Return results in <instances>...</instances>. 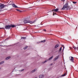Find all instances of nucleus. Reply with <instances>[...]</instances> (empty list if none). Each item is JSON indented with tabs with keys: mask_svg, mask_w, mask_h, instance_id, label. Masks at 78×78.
Returning <instances> with one entry per match:
<instances>
[{
	"mask_svg": "<svg viewBox=\"0 0 78 78\" xmlns=\"http://www.w3.org/2000/svg\"><path fill=\"white\" fill-rule=\"evenodd\" d=\"M24 23H30V24H32L34 23V21H30V20H25L24 21Z\"/></svg>",
	"mask_w": 78,
	"mask_h": 78,
	"instance_id": "nucleus-1",
	"label": "nucleus"
},
{
	"mask_svg": "<svg viewBox=\"0 0 78 78\" xmlns=\"http://www.w3.org/2000/svg\"><path fill=\"white\" fill-rule=\"evenodd\" d=\"M68 7V3H66V4L63 6V8H62L61 9L63 10L65 9L66 8H67Z\"/></svg>",
	"mask_w": 78,
	"mask_h": 78,
	"instance_id": "nucleus-2",
	"label": "nucleus"
},
{
	"mask_svg": "<svg viewBox=\"0 0 78 78\" xmlns=\"http://www.w3.org/2000/svg\"><path fill=\"white\" fill-rule=\"evenodd\" d=\"M7 5H4L3 4H1L0 5V9L2 8V9H3Z\"/></svg>",
	"mask_w": 78,
	"mask_h": 78,
	"instance_id": "nucleus-3",
	"label": "nucleus"
},
{
	"mask_svg": "<svg viewBox=\"0 0 78 78\" xmlns=\"http://www.w3.org/2000/svg\"><path fill=\"white\" fill-rule=\"evenodd\" d=\"M53 58V56H51L50 58H49L48 60H47L45 61H44V62H43V63H45V62H47L48 61H50V60L51 59H52Z\"/></svg>",
	"mask_w": 78,
	"mask_h": 78,
	"instance_id": "nucleus-4",
	"label": "nucleus"
},
{
	"mask_svg": "<svg viewBox=\"0 0 78 78\" xmlns=\"http://www.w3.org/2000/svg\"><path fill=\"white\" fill-rule=\"evenodd\" d=\"M5 28L6 30L10 29L11 28V26L10 25H6L5 27Z\"/></svg>",
	"mask_w": 78,
	"mask_h": 78,
	"instance_id": "nucleus-5",
	"label": "nucleus"
},
{
	"mask_svg": "<svg viewBox=\"0 0 78 78\" xmlns=\"http://www.w3.org/2000/svg\"><path fill=\"white\" fill-rule=\"evenodd\" d=\"M69 59L70 61H72V62H73V61L74 59L73 57L71 56L70 57H69Z\"/></svg>",
	"mask_w": 78,
	"mask_h": 78,
	"instance_id": "nucleus-6",
	"label": "nucleus"
},
{
	"mask_svg": "<svg viewBox=\"0 0 78 78\" xmlns=\"http://www.w3.org/2000/svg\"><path fill=\"white\" fill-rule=\"evenodd\" d=\"M59 56H58L56 57L54 59V61H56V60H57V59H58L59 58Z\"/></svg>",
	"mask_w": 78,
	"mask_h": 78,
	"instance_id": "nucleus-7",
	"label": "nucleus"
},
{
	"mask_svg": "<svg viewBox=\"0 0 78 78\" xmlns=\"http://www.w3.org/2000/svg\"><path fill=\"white\" fill-rule=\"evenodd\" d=\"M44 77V75H41L39 76V78H43Z\"/></svg>",
	"mask_w": 78,
	"mask_h": 78,
	"instance_id": "nucleus-8",
	"label": "nucleus"
},
{
	"mask_svg": "<svg viewBox=\"0 0 78 78\" xmlns=\"http://www.w3.org/2000/svg\"><path fill=\"white\" fill-rule=\"evenodd\" d=\"M59 10V9H54L53 11H55V12H58V11Z\"/></svg>",
	"mask_w": 78,
	"mask_h": 78,
	"instance_id": "nucleus-9",
	"label": "nucleus"
},
{
	"mask_svg": "<svg viewBox=\"0 0 78 78\" xmlns=\"http://www.w3.org/2000/svg\"><path fill=\"white\" fill-rule=\"evenodd\" d=\"M12 6H13V7H14V8H18V7L15 5H14V4H12Z\"/></svg>",
	"mask_w": 78,
	"mask_h": 78,
	"instance_id": "nucleus-10",
	"label": "nucleus"
},
{
	"mask_svg": "<svg viewBox=\"0 0 78 78\" xmlns=\"http://www.w3.org/2000/svg\"><path fill=\"white\" fill-rule=\"evenodd\" d=\"M10 28L11 27H12V28H14V27H16V26L14 25H12V24L10 25Z\"/></svg>",
	"mask_w": 78,
	"mask_h": 78,
	"instance_id": "nucleus-11",
	"label": "nucleus"
},
{
	"mask_svg": "<svg viewBox=\"0 0 78 78\" xmlns=\"http://www.w3.org/2000/svg\"><path fill=\"white\" fill-rule=\"evenodd\" d=\"M59 47V44H57L55 46V48H58Z\"/></svg>",
	"mask_w": 78,
	"mask_h": 78,
	"instance_id": "nucleus-12",
	"label": "nucleus"
},
{
	"mask_svg": "<svg viewBox=\"0 0 78 78\" xmlns=\"http://www.w3.org/2000/svg\"><path fill=\"white\" fill-rule=\"evenodd\" d=\"M36 70H37V69H35L34 70H33L31 72V73H34V72H35V71H36Z\"/></svg>",
	"mask_w": 78,
	"mask_h": 78,
	"instance_id": "nucleus-13",
	"label": "nucleus"
},
{
	"mask_svg": "<svg viewBox=\"0 0 78 78\" xmlns=\"http://www.w3.org/2000/svg\"><path fill=\"white\" fill-rule=\"evenodd\" d=\"M10 58H11V57L8 56L6 58V60H8V59H9Z\"/></svg>",
	"mask_w": 78,
	"mask_h": 78,
	"instance_id": "nucleus-14",
	"label": "nucleus"
},
{
	"mask_svg": "<svg viewBox=\"0 0 78 78\" xmlns=\"http://www.w3.org/2000/svg\"><path fill=\"white\" fill-rule=\"evenodd\" d=\"M16 10V11H18V12H22V11L20 10L17 9Z\"/></svg>",
	"mask_w": 78,
	"mask_h": 78,
	"instance_id": "nucleus-15",
	"label": "nucleus"
},
{
	"mask_svg": "<svg viewBox=\"0 0 78 78\" xmlns=\"http://www.w3.org/2000/svg\"><path fill=\"white\" fill-rule=\"evenodd\" d=\"M66 73H65L64 74L62 75V76H66Z\"/></svg>",
	"mask_w": 78,
	"mask_h": 78,
	"instance_id": "nucleus-16",
	"label": "nucleus"
},
{
	"mask_svg": "<svg viewBox=\"0 0 78 78\" xmlns=\"http://www.w3.org/2000/svg\"><path fill=\"white\" fill-rule=\"evenodd\" d=\"M21 39H26V37H21Z\"/></svg>",
	"mask_w": 78,
	"mask_h": 78,
	"instance_id": "nucleus-17",
	"label": "nucleus"
},
{
	"mask_svg": "<svg viewBox=\"0 0 78 78\" xmlns=\"http://www.w3.org/2000/svg\"><path fill=\"white\" fill-rule=\"evenodd\" d=\"M73 47L74 48V50H76V48L75 46H73Z\"/></svg>",
	"mask_w": 78,
	"mask_h": 78,
	"instance_id": "nucleus-18",
	"label": "nucleus"
},
{
	"mask_svg": "<svg viewBox=\"0 0 78 78\" xmlns=\"http://www.w3.org/2000/svg\"><path fill=\"white\" fill-rule=\"evenodd\" d=\"M28 47V46H26V47L24 48V50H25Z\"/></svg>",
	"mask_w": 78,
	"mask_h": 78,
	"instance_id": "nucleus-19",
	"label": "nucleus"
},
{
	"mask_svg": "<svg viewBox=\"0 0 78 78\" xmlns=\"http://www.w3.org/2000/svg\"><path fill=\"white\" fill-rule=\"evenodd\" d=\"M62 50V47H61L59 49V52H60L61 51V50Z\"/></svg>",
	"mask_w": 78,
	"mask_h": 78,
	"instance_id": "nucleus-20",
	"label": "nucleus"
},
{
	"mask_svg": "<svg viewBox=\"0 0 78 78\" xmlns=\"http://www.w3.org/2000/svg\"><path fill=\"white\" fill-rule=\"evenodd\" d=\"M46 41L45 40H44L43 41H41V42H45Z\"/></svg>",
	"mask_w": 78,
	"mask_h": 78,
	"instance_id": "nucleus-21",
	"label": "nucleus"
},
{
	"mask_svg": "<svg viewBox=\"0 0 78 78\" xmlns=\"http://www.w3.org/2000/svg\"><path fill=\"white\" fill-rule=\"evenodd\" d=\"M3 63H4V61H2L0 63V64H3Z\"/></svg>",
	"mask_w": 78,
	"mask_h": 78,
	"instance_id": "nucleus-22",
	"label": "nucleus"
},
{
	"mask_svg": "<svg viewBox=\"0 0 78 78\" xmlns=\"http://www.w3.org/2000/svg\"><path fill=\"white\" fill-rule=\"evenodd\" d=\"M73 3L74 4H76V2H73Z\"/></svg>",
	"mask_w": 78,
	"mask_h": 78,
	"instance_id": "nucleus-23",
	"label": "nucleus"
},
{
	"mask_svg": "<svg viewBox=\"0 0 78 78\" xmlns=\"http://www.w3.org/2000/svg\"><path fill=\"white\" fill-rule=\"evenodd\" d=\"M23 70H24V69H22L21 70V72H22V71H23Z\"/></svg>",
	"mask_w": 78,
	"mask_h": 78,
	"instance_id": "nucleus-24",
	"label": "nucleus"
},
{
	"mask_svg": "<svg viewBox=\"0 0 78 78\" xmlns=\"http://www.w3.org/2000/svg\"><path fill=\"white\" fill-rule=\"evenodd\" d=\"M55 15V12H53V16H54Z\"/></svg>",
	"mask_w": 78,
	"mask_h": 78,
	"instance_id": "nucleus-25",
	"label": "nucleus"
},
{
	"mask_svg": "<svg viewBox=\"0 0 78 78\" xmlns=\"http://www.w3.org/2000/svg\"><path fill=\"white\" fill-rule=\"evenodd\" d=\"M44 31H46V29H44Z\"/></svg>",
	"mask_w": 78,
	"mask_h": 78,
	"instance_id": "nucleus-26",
	"label": "nucleus"
},
{
	"mask_svg": "<svg viewBox=\"0 0 78 78\" xmlns=\"http://www.w3.org/2000/svg\"><path fill=\"white\" fill-rule=\"evenodd\" d=\"M0 29H5V28H0Z\"/></svg>",
	"mask_w": 78,
	"mask_h": 78,
	"instance_id": "nucleus-27",
	"label": "nucleus"
},
{
	"mask_svg": "<svg viewBox=\"0 0 78 78\" xmlns=\"http://www.w3.org/2000/svg\"><path fill=\"white\" fill-rule=\"evenodd\" d=\"M64 46L63 47V50H64Z\"/></svg>",
	"mask_w": 78,
	"mask_h": 78,
	"instance_id": "nucleus-28",
	"label": "nucleus"
},
{
	"mask_svg": "<svg viewBox=\"0 0 78 78\" xmlns=\"http://www.w3.org/2000/svg\"><path fill=\"white\" fill-rule=\"evenodd\" d=\"M52 65H53V64H51V66H52Z\"/></svg>",
	"mask_w": 78,
	"mask_h": 78,
	"instance_id": "nucleus-29",
	"label": "nucleus"
},
{
	"mask_svg": "<svg viewBox=\"0 0 78 78\" xmlns=\"http://www.w3.org/2000/svg\"><path fill=\"white\" fill-rule=\"evenodd\" d=\"M68 9H70V8H68Z\"/></svg>",
	"mask_w": 78,
	"mask_h": 78,
	"instance_id": "nucleus-30",
	"label": "nucleus"
},
{
	"mask_svg": "<svg viewBox=\"0 0 78 78\" xmlns=\"http://www.w3.org/2000/svg\"><path fill=\"white\" fill-rule=\"evenodd\" d=\"M62 1H64V0H62Z\"/></svg>",
	"mask_w": 78,
	"mask_h": 78,
	"instance_id": "nucleus-31",
	"label": "nucleus"
},
{
	"mask_svg": "<svg viewBox=\"0 0 78 78\" xmlns=\"http://www.w3.org/2000/svg\"><path fill=\"white\" fill-rule=\"evenodd\" d=\"M9 39V38H7V39Z\"/></svg>",
	"mask_w": 78,
	"mask_h": 78,
	"instance_id": "nucleus-32",
	"label": "nucleus"
},
{
	"mask_svg": "<svg viewBox=\"0 0 78 78\" xmlns=\"http://www.w3.org/2000/svg\"><path fill=\"white\" fill-rule=\"evenodd\" d=\"M77 27H76V29H77Z\"/></svg>",
	"mask_w": 78,
	"mask_h": 78,
	"instance_id": "nucleus-33",
	"label": "nucleus"
},
{
	"mask_svg": "<svg viewBox=\"0 0 78 78\" xmlns=\"http://www.w3.org/2000/svg\"><path fill=\"white\" fill-rule=\"evenodd\" d=\"M17 26H19V25H17Z\"/></svg>",
	"mask_w": 78,
	"mask_h": 78,
	"instance_id": "nucleus-34",
	"label": "nucleus"
},
{
	"mask_svg": "<svg viewBox=\"0 0 78 78\" xmlns=\"http://www.w3.org/2000/svg\"><path fill=\"white\" fill-rule=\"evenodd\" d=\"M77 26H78V25Z\"/></svg>",
	"mask_w": 78,
	"mask_h": 78,
	"instance_id": "nucleus-35",
	"label": "nucleus"
}]
</instances>
